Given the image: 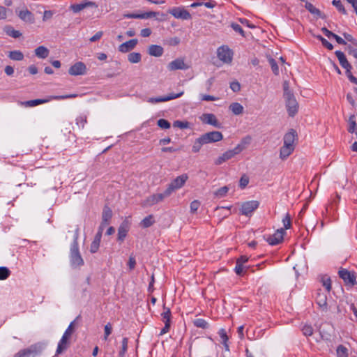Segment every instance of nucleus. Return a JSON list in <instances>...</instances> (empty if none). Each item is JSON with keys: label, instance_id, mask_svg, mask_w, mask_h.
I'll return each mask as SVG.
<instances>
[{"label": "nucleus", "instance_id": "obj_1", "mask_svg": "<svg viewBox=\"0 0 357 357\" xmlns=\"http://www.w3.org/2000/svg\"><path fill=\"white\" fill-rule=\"evenodd\" d=\"M251 142V137L246 136L233 149L226 151L222 155L218 156L214 161L215 165H220L225 162L234 158L236 155L244 151Z\"/></svg>", "mask_w": 357, "mask_h": 357}, {"label": "nucleus", "instance_id": "obj_2", "mask_svg": "<svg viewBox=\"0 0 357 357\" xmlns=\"http://www.w3.org/2000/svg\"><path fill=\"white\" fill-rule=\"evenodd\" d=\"M79 236V229L77 228L74 234V241L70 248V263L73 266L78 267L84 264V260L79 252L77 239Z\"/></svg>", "mask_w": 357, "mask_h": 357}, {"label": "nucleus", "instance_id": "obj_3", "mask_svg": "<svg viewBox=\"0 0 357 357\" xmlns=\"http://www.w3.org/2000/svg\"><path fill=\"white\" fill-rule=\"evenodd\" d=\"M76 94H70V95H66V96H49L47 98L45 99H36V100H27L24 102H20V105L26 107H32L37 106L40 104H44L50 102L52 100H61V99H66V98H71L76 97Z\"/></svg>", "mask_w": 357, "mask_h": 357}, {"label": "nucleus", "instance_id": "obj_4", "mask_svg": "<svg viewBox=\"0 0 357 357\" xmlns=\"http://www.w3.org/2000/svg\"><path fill=\"white\" fill-rule=\"evenodd\" d=\"M188 179V176L187 174H183L176 177L170 182L166 188V194L170 196L173 192L181 188L185 184Z\"/></svg>", "mask_w": 357, "mask_h": 357}, {"label": "nucleus", "instance_id": "obj_5", "mask_svg": "<svg viewBox=\"0 0 357 357\" xmlns=\"http://www.w3.org/2000/svg\"><path fill=\"white\" fill-rule=\"evenodd\" d=\"M169 197V195L166 194V190L162 193L153 194L146 197L142 202V206L144 207L152 206L164 200L165 198Z\"/></svg>", "mask_w": 357, "mask_h": 357}, {"label": "nucleus", "instance_id": "obj_6", "mask_svg": "<svg viewBox=\"0 0 357 357\" xmlns=\"http://www.w3.org/2000/svg\"><path fill=\"white\" fill-rule=\"evenodd\" d=\"M218 58L225 63H231L233 58V52L227 46L223 45L217 50Z\"/></svg>", "mask_w": 357, "mask_h": 357}, {"label": "nucleus", "instance_id": "obj_7", "mask_svg": "<svg viewBox=\"0 0 357 357\" xmlns=\"http://www.w3.org/2000/svg\"><path fill=\"white\" fill-rule=\"evenodd\" d=\"M286 100V107L288 114L290 116H294L298 112V104L293 95V93H287V97L284 98Z\"/></svg>", "mask_w": 357, "mask_h": 357}, {"label": "nucleus", "instance_id": "obj_8", "mask_svg": "<svg viewBox=\"0 0 357 357\" xmlns=\"http://www.w3.org/2000/svg\"><path fill=\"white\" fill-rule=\"evenodd\" d=\"M202 141L206 144L215 143L221 141L223 139L222 132L219 131H211L201 135Z\"/></svg>", "mask_w": 357, "mask_h": 357}, {"label": "nucleus", "instance_id": "obj_9", "mask_svg": "<svg viewBox=\"0 0 357 357\" xmlns=\"http://www.w3.org/2000/svg\"><path fill=\"white\" fill-rule=\"evenodd\" d=\"M259 202L256 200L243 202L241 204V213L242 215L249 216L259 207Z\"/></svg>", "mask_w": 357, "mask_h": 357}, {"label": "nucleus", "instance_id": "obj_10", "mask_svg": "<svg viewBox=\"0 0 357 357\" xmlns=\"http://www.w3.org/2000/svg\"><path fill=\"white\" fill-rule=\"evenodd\" d=\"M86 66L82 61L76 62L71 66L68 70V73L73 76L84 75L86 74Z\"/></svg>", "mask_w": 357, "mask_h": 357}, {"label": "nucleus", "instance_id": "obj_11", "mask_svg": "<svg viewBox=\"0 0 357 357\" xmlns=\"http://www.w3.org/2000/svg\"><path fill=\"white\" fill-rule=\"evenodd\" d=\"M169 13L177 19L187 20L192 18L190 13L182 7L173 8L169 10Z\"/></svg>", "mask_w": 357, "mask_h": 357}, {"label": "nucleus", "instance_id": "obj_12", "mask_svg": "<svg viewBox=\"0 0 357 357\" xmlns=\"http://www.w3.org/2000/svg\"><path fill=\"white\" fill-rule=\"evenodd\" d=\"M339 275L347 284L354 286L356 284V277L353 272L346 269H341L339 271Z\"/></svg>", "mask_w": 357, "mask_h": 357}, {"label": "nucleus", "instance_id": "obj_13", "mask_svg": "<svg viewBox=\"0 0 357 357\" xmlns=\"http://www.w3.org/2000/svg\"><path fill=\"white\" fill-rule=\"evenodd\" d=\"M86 8H94L97 9L98 5L93 1H84L80 3L72 4L70 6V9L75 13H77Z\"/></svg>", "mask_w": 357, "mask_h": 357}, {"label": "nucleus", "instance_id": "obj_14", "mask_svg": "<svg viewBox=\"0 0 357 357\" xmlns=\"http://www.w3.org/2000/svg\"><path fill=\"white\" fill-rule=\"evenodd\" d=\"M284 234V229H279L273 235L268 236L266 241L271 245H278L283 241Z\"/></svg>", "mask_w": 357, "mask_h": 357}, {"label": "nucleus", "instance_id": "obj_15", "mask_svg": "<svg viewBox=\"0 0 357 357\" xmlns=\"http://www.w3.org/2000/svg\"><path fill=\"white\" fill-rule=\"evenodd\" d=\"M200 120L202 123L211 125L215 128H220L221 124L219 123L216 116L213 114L205 113L200 116Z\"/></svg>", "mask_w": 357, "mask_h": 357}, {"label": "nucleus", "instance_id": "obj_16", "mask_svg": "<svg viewBox=\"0 0 357 357\" xmlns=\"http://www.w3.org/2000/svg\"><path fill=\"white\" fill-rule=\"evenodd\" d=\"M130 222L128 218H126L121 224L118 229V241H123L124 238L127 236V234L130 229Z\"/></svg>", "mask_w": 357, "mask_h": 357}, {"label": "nucleus", "instance_id": "obj_17", "mask_svg": "<svg viewBox=\"0 0 357 357\" xmlns=\"http://www.w3.org/2000/svg\"><path fill=\"white\" fill-rule=\"evenodd\" d=\"M167 68L170 71L176 70H187L189 68V66L185 63L183 59L179 58L169 63Z\"/></svg>", "mask_w": 357, "mask_h": 357}, {"label": "nucleus", "instance_id": "obj_18", "mask_svg": "<svg viewBox=\"0 0 357 357\" xmlns=\"http://www.w3.org/2000/svg\"><path fill=\"white\" fill-rule=\"evenodd\" d=\"M18 17L24 22L33 24L35 22L34 15L27 8L22 9L20 11H16Z\"/></svg>", "mask_w": 357, "mask_h": 357}, {"label": "nucleus", "instance_id": "obj_19", "mask_svg": "<svg viewBox=\"0 0 357 357\" xmlns=\"http://www.w3.org/2000/svg\"><path fill=\"white\" fill-rule=\"evenodd\" d=\"M112 217V211L108 206H105L102 213V222L99 227V230L102 231L103 228L107 225Z\"/></svg>", "mask_w": 357, "mask_h": 357}, {"label": "nucleus", "instance_id": "obj_20", "mask_svg": "<svg viewBox=\"0 0 357 357\" xmlns=\"http://www.w3.org/2000/svg\"><path fill=\"white\" fill-rule=\"evenodd\" d=\"M138 40L137 39H132L126 41L119 46V51L122 53H126L132 50L137 45Z\"/></svg>", "mask_w": 357, "mask_h": 357}, {"label": "nucleus", "instance_id": "obj_21", "mask_svg": "<svg viewBox=\"0 0 357 357\" xmlns=\"http://www.w3.org/2000/svg\"><path fill=\"white\" fill-rule=\"evenodd\" d=\"M296 136V132L294 130H291L284 135L283 137V144L295 147V140Z\"/></svg>", "mask_w": 357, "mask_h": 357}, {"label": "nucleus", "instance_id": "obj_22", "mask_svg": "<svg viewBox=\"0 0 357 357\" xmlns=\"http://www.w3.org/2000/svg\"><path fill=\"white\" fill-rule=\"evenodd\" d=\"M316 302L322 310H326L327 296L324 292H321V290H318L316 296Z\"/></svg>", "mask_w": 357, "mask_h": 357}, {"label": "nucleus", "instance_id": "obj_23", "mask_svg": "<svg viewBox=\"0 0 357 357\" xmlns=\"http://www.w3.org/2000/svg\"><path fill=\"white\" fill-rule=\"evenodd\" d=\"M295 147L283 144L280 150V158L285 160L294 151Z\"/></svg>", "mask_w": 357, "mask_h": 357}, {"label": "nucleus", "instance_id": "obj_24", "mask_svg": "<svg viewBox=\"0 0 357 357\" xmlns=\"http://www.w3.org/2000/svg\"><path fill=\"white\" fill-rule=\"evenodd\" d=\"M70 339V337L66 336L65 334L63 335L61 340L59 341V342L58 344V347L56 349L57 354H61L63 351H65L68 348V347L69 345Z\"/></svg>", "mask_w": 357, "mask_h": 357}, {"label": "nucleus", "instance_id": "obj_25", "mask_svg": "<svg viewBox=\"0 0 357 357\" xmlns=\"http://www.w3.org/2000/svg\"><path fill=\"white\" fill-rule=\"evenodd\" d=\"M102 231L98 230L93 242L91 243V246H90V251L91 253H95L98 251L99 246H100V239H101V236H102Z\"/></svg>", "mask_w": 357, "mask_h": 357}, {"label": "nucleus", "instance_id": "obj_26", "mask_svg": "<svg viewBox=\"0 0 357 357\" xmlns=\"http://www.w3.org/2000/svg\"><path fill=\"white\" fill-rule=\"evenodd\" d=\"M163 52H164L163 48L161 46L157 45H151L149 47V49H148L149 54L151 56H156V57L162 56L163 54Z\"/></svg>", "mask_w": 357, "mask_h": 357}, {"label": "nucleus", "instance_id": "obj_27", "mask_svg": "<svg viewBox=\"0 0 357 357\" xmlns=\"http://www.w3.org/2000/svg\"><path fill=\"white\" fill-rule=\"evenodd\" d=\"M34 52L36 56L40 59H46L50 54V50L43 45L38 47Z\"/></svg>", "mask_w": 357, "mask_h": 357}, {"label": "nucleus", "instance_id": "obj_28", "mask_svg": "<svg viewBox=\"0 0 357 357\" xmlns=\"http://www.w3.org/2000/svg\"><path fill=\"white\" fill-rule=\"evenodd\" d=\"M335 55L337 56L338 60H339V62L340 63V65L344 68H351V66L350 65V63L348 62L347 59H346L345 57V55L344 54L343 52H340V51H336L335 52Z\"/></svg>", "mask_w": 357, "mask_h": 357}, {"label": "nucleus", "instance_id": "obj_29", "mask_svg": "<svg viewBox=\"0 0 357 357\" xmlns=\"http://www.w3.org/2000/svg\"><path fill=\"white\" fill-rule=\"evenodd\" d=\"M229 109L234 115H241L243 113L244 107L242 105L238 102H233L229 106Z\"/></svg>", "mask_w": 357, "mask_h": 357}, {"label": "nucleus", "instance_id": "obj_30", "mask_svg": "<svg viewBox=\"0 0 357 357\" xmlns=\"http://www.w3.org/2000/svg\"><path fill=\"white\" fill-rule=\"evenodd\" d=\"M142 59V55L138 52H132L128 55V60L131 63H137Z\"/></svg>", "mask_w": 357, "mask_h": 357}, {"label": "nucleus", "instance_id": "obj_31", "mask_svg": "<svg viewBox=\"0 0 357 357\" xmlns=\"http://www.w3.org/2000/svg\"><path fill=\"white\" fill-rule=\"evenodd\" d=\"M8 57L14 61H22L24 59V54L18 50L11 51L8 54Z\"/></svg>", "mask_w": 357, "mask_h": 357}, {"label": "nucleus", "instance_id": "obj_32", "mask_svg": "<svg viewBox=\"0 0 357 357\" xmlns=\"http://www.w3.org/2000/svg\"><path fill=\"white\" fill-rule=\"evenodd\" d=\"M205 144V143L202 141V138L200 136L199 138L196 139L192 148V151L193 153H198L201 149L202 146Z\"/></svg>", "mask_w": 357, "mask_h": 357}, {"label": "nucleus", "instance_id": "obj_33", "mask_svg": "<svg viewBox=\"0 0 357 357\" xmlns=\"http://www.w3.org/2000/svg\"><path fill=\"white\" fill-rule=\"evenodd\" d=\"M218 334L220 337V338L222 339V343L225 346V348L227 351H229V345L227 344V341L229 340V337L227 335V333H226V331L224 329V328H221L219 332H218Z\"/></svg>", "mask_w": 357, "mask_h": 357}, {"label": "nucleus", "instance_id": "obj_34", "mask_svg": "<svg viewBox=\"0 0 357 357\" xmlns=\"http://www.w3.org/2000/svg\"><path fill=\"white\" fill-rule=\"evenodd\" d=\"M153 215H149L144 218L141 222V226L144 228L151 227L154 223Z\"/></svg>", "mask_w": 357, "mask_h": 357}, {"label": "nucleus", "instance_id": "obj_35", "mask_svg": "<svg viewBox=\"0 0 357 357\" xmlns=\"http://www.w3.org/2000/svg\"><path fill=\"white\" fill-rule=\"evenodd\" d=\"M229 190V188L227 186H224L218 190H217L215 192H214V196L216 198H222L226 196Z\"/></svg>", "mask_w": 357, "mask_h": 357}, {"label": "nucleus", "instance_id": "obj_36", "mask_svg": "<svg viewBox=\"0 0 357 357\" xmlns=\"http://www.w3.org/2000/svg\"><path fill=\"white\" fill-rule=\"evenodd\" d=\"M5 30H6V33L9 36H11L14 38H17L20 37L22 35V33L19 31L14 29L11 26L6 27Z\"/></svg>", "mask_w": 357, "mask_h": 357}, {"label": "nucleus", "instance_id": "obj_37", "mask_svg": "<svg viewBox=\"0 0 357 357\" xmlns=\"http://www.w3.org/2000/svg\"><path fill=\"white\" fill-rule=\"evenodd\" d=\"M356 126V118L355 115H351L349 119V128L348 131L353 133L355 131Z\"/></svg>", "mask_w": 357, "mask_h": 357}, {"label": "nucleus", "instance_id": "obj_38", "mask_svg": "<svg viewBox=\"0 0 357 357\" xmlns=\"http://www.w3.org/2000/svg\"><path fill=\"white\" fill-rule=\"evenodd\" d=\"M164 322H170L171 311L169 307L163 306V312L161 314Z\"/></svg>", "mask_w": 357, "mask_h": 357}, {"label": "nucleus", "instance_id": "obj_39", "mask_svg": "<svg viewBox=\"0 0 357 357\" xmlns=\"http://www.w3.org/2000/svg\"><path fill=\"white\" fill-rule=\"evenodd\" d=\"M337 355L338 357H348V350L343 345H339L337 348Z\"/></svg>", "mask_w": 357, "mask_h": 357}, {"label": "nucleus", "instance_id": "obj_40", "mask_svg": "<svg viewBox=\"0 0 357 357\" xmlns=\"http://www.w3.org/2000/svg\"><path fill=\"white\" fill-rule=\"evenodd\" d=\"M321 282L326 290L329 292L331 289V280L330 278L327 276L322 277Z\"/></svg>", "mask_w": 357, "mask_h": 357}, {"label": "nucleus", "instance_id": "obj_41", "mask_svg": "<svg viewBox=\"0 0 357 357\" xmlns=\"http://www.w3.org/2000/svg\"><path fill=\"white\" fill-rule=\"evenodd\" d=\"M193 323L195 326L201 328H206L208 326L207 321L203 319H197L194 321Z\"/></svg>", "mask_w": 357, "mask_h": 357}, {"label": "nucleus", "instance_id": "obj_42", "mask_svg": "<svg viewBox=\"0 0 357 357\" xmlns=\"http://www.w3.org/2000/svg\"><path fill=\"white\" fill-rule=\"evenodd\" d=\"M305 7L312 14L317 15H320L321 14L320 11L310 3L306 2Z\"/></svg>", "mask_w": 357, "mask_h": 357}, {"label": "nucleus", "instance_id": "obj_43", "mask_svg": "<svg viewBox=\"0 0 357 357\" xmlns=\"http://www.w3.org/2000/svg\"><path fill=\"white\" fill-rule=\"evenodd\" d=\"M128 340L127 337H124L122 340V347H121V351H119V357H123L127 349H128Z\"/></svg>", "mask_w": 357, "mask_h": 357}, {"label": "nucleus", "instance_id": "obj_44", "mask_svg": "<svg viewBox=\"0 0 357 357\" xmlns=\"http://www.w3.org/2000/svg\"><path fill=\"white\" fill-rule=\"evenodd\" d=\"M333 5L334 6H335L337 10L341 12L342 13H343L344 15H346L347 14V11L344 7V6L342 5L341 1L340 0H333V2H332Z\"/></svg>", "mask_w": 357, "mask_h": 357}, {"label": "nucleus", "instance_id": "obj_45", "mask_svg": "<svg viewBox=\"0 0 357 357\" xmlns=\"http://www.w3.org/2000/svg\"><path fill=\"white\" fill-rule=\"evenodd\" d=\"M247 268L244 264H237L235 267V272L238 275H243L246 272Z\"/></svg>", "mask_w": 357, "mask_h": 357}, {"label": "nucleus", "instance_id": "obj_46", "mask_svg": "<svg viewBox=\"0 0 357 357\" xmlns=\"http://www.w3.org/2000/svg\"><path fill=\"white\" fill-rule=\"evenodd\" d=\"M282 222L284 225V229H289L291 226V217L289 213H287L282 219Z\"/></svg>", "mask_w": 357, "mask_h": 357}, {"label": "nucleus", "instance_id": "obj_47", "mask_svg": "<svg viewBox=\"0 0 357 357\" xmlns=\"http://www.w3.org/2000/svg\"><path fill=\"white\" fill-rule=\"evenodd\" d=\"M268 62L271 65L273 73L275 75H278L279 74V68H278V66L276 61L273 59L269 58Z\"/></svg>", "mask_w": 357, "mask_h": 357}, {"label": "nucleus", "instance_id": "obj_48", "mask_svg": "<svg viewBox=\"0 0 357 357\" xmlns=\"http://www.w3.org/2000/svg\"><path fill=\"white\" fill-rule=\"evenodd\" d=\"M302 331L304 335L311 336L313 334L314 330L312 326L305 324L302 328Z\"/></svg>", "mask_w": 357, "mask_h": 357}, {"label": "nucleus", "instance_id": "obj_49", "mask_svg": "<svg viewBox=\"0 0 357 357\" xmlns=\"http://www.w3.org/2000/svg\"><path fill=\"white\" fill-rule=\"evenodd\" d=\"M10 271L6 267H0V280H6L10 275Z\"/></svg>", "mask_w": 357, "mask_h": 357}, {"label": "nucleus", "instance_id": "obj_50", "mask_svg": "<svg viewBox=\"0 0 357 357\" xmlns=\"http://www.w3.org/2000/svg\"><path fill=\"white\" fill-rule=\"evenodd\" d=\"M173 126L181 129H185L189 127V123L188 121H176L174 122Z\"/></svg>", "mask_w": 357, "mask_h": 357}, {"label": "nucleus", "instance_id": "obj_51", "mask_svg": "<svg viewBox=\"0 0 357 357\" xmlns=\"http://www.w3.org/2000/svg\"><path fill=\"white\" fill-rule=\"evenodd\" d=\"M158 126L162 129H168L170 128V123L165 119H159L157 122Z\"/></svg>", "mask_w": 357, "mask_h": 357}, {"label": "nucleus", "instance_id": "obj_52", "mask_svg": "<svg viewBox=\"0 0 357 357\" xmlns=\"http://www.w3.org/2000/svg\"><path fill=\"white\" fill-rule=\"evenodd\" d=\"M159 15V13L150 11L140 14V19H147L150 17H154Z\"/></svg>", "mask_w": 357, "mask_h": 357}, {"label": "nucleus", "instance_id": "obj_53", "mask_svg": "<svg viewBox=\"0 0 357 357\" xmlns=\"http://www.w3.org/2000/svg\"><path fill=\"white\" fill-rule=\"evenodd\" d=\"M75 321H73L70 324L68 328L66 329V331L64 333L66 336H68L70 337L72 334L75 331Z\"/></svg>", "mask_w": 357, "mask_h": 357}, {"label": "nucleus", "instance_id": "obj_54", "mask_svg": "<svg viewBox=\"0 0 357 357\" xmlns=\"http://www.w3.org/2000/svg\"><path fill=\"white\" fill-rule=\"evenodd\" d=\"M168 98H165V97H159V98H149L148 99V102L151 104L158 103L161 102H166L167 101Z\"/></svg>", "mask_w": 357, "mask_h": 357}, {"label": "nucleus", "instance_id": "obj_55", "mask_svg": "<svg viewBox=\"0 0 357 357\" xmlns=\"http://www.w3.org/2000/svg\"><path fill=\"white\" fill-rule=\"evenodd\" d=\"M200 98L202 100L204 101H215L219 99L218 97L206 94H201Z\"/></svg>", "mask_w": 357, "mask_h": 357}, {"label": "nucleus", "instance_id": "obj_56", "mask_svg": "<svg viewBox=\"0 0 357 357\" xmlns=\"http://www.w3.org/2000/svg\"><path fill=\"white\" fill-rule=\"evenodd\" d=\"M105 335H104V340H107L108 336L112 333V327L111 324L108 323L105 326Z\"/></svg>", "mask_w": 357, "mask_h": 357}, {"label": "nucleus", "instance_id": "obj_57", "mask_svg": "<svg viewBox=\"0 0 357 357\" xmlns=\"http://www.w3.org/2000/svg\"><path fill=\"white\" fill-rule=\"evenodd\" d=\"M199 206H200V202L199 201H197V200L192 201L190 203V211L193 213H195L198 210Z\"/></svg>", "mask_w": 357, "mask_h": 357}, {"label": "nucleus", "instance_id": "obj_58", "mask_svg": "<svg viewBox=\"0 0 357 357\" xmlns=\"http://www.w3.org/2000/svg\"><path fill=\"white\" fill-rule=\"evenodd\" d=\"M249 183V178L246 176H243L239 181V185L241 188H245Z\"/></svg>", "mask_w": 357, "mask_h": 357}, {"label": "nucleus", "instance_id": "obj_59", "mask_svg": "<svg viewBox=\"0 0 357 357\" xmlns=\"http://www.w3.org/2000/svg\"><path fill=\"white\" fill-rule=\"evenodd\" d=\"M351 68H346V74H347V77H348L349 79L351 82H353V83H354V84H357V78H356V77H355L351 74Z\"/></svg>", "mask_w": 357, "mask_h": 357}, {"label": "nucleus", "instance_id": "obj_60", "mask_svg": "<svg viewBox=\"0 0 357 357\" xmlns=\"http://www.w3.org/2000/svg\"><path fill=\"white\" fill-rule=\"evenodd\" d=\"M183 94V91H181L178 93H171L168 96H164L165 98H168L167 101L181 97Z\"/></svg>", "mask_w": 357, "mask_h": 357}, {"label": "nucleus", "instance_id": "obj_61", "mask_svg": "<svg viewBox=\"0 0 357 357\" xmlns=\"http://www.w3.org/2000/svg\"><path fill=\"white\" fill-rule=\"evenodd\" d=\"M230 88L233 91L237 92L240 91L241 86L238 82H233L230 84Z\"/></svg>", "mask_w": 357, "mask_h": 357}, {"label": "nucleus", "instance_id": "obj_62", "mask_svg": "<svg viewBox=\"0 0 357 357\" xmlns=\"http://www.w3.org/2000/svg\"><path fill=\"white\" fill-rule=\"evenodd\" d=\"M53 16V12L51 10H45L43 13V20L47 21L50 20Z\"/></svg>", "mask_w": 357, "mask_h": 357}, {"label": "nucleus", "instance_id": "obj_63", "mask_svg": "<svg viewBox=\"0 0 357 357\" xmlns=\"http://www.w3.org/2000/svg\"><path fill=\"white\" fill-rule=\"evenodd\" d=\"M103 33L102 31H98L94 36H93L91 38H90L89 40L90 42H96L101 38L102 36Z\"/></svg>", "mask_w": 357, "mask_h": 357}, {"label": "nucleus", "instance_id": "obj_64", "mask_svg": "<svg viewBox=\"0 0 357 357\" xmlns=\"http://www.w3.org/2000/svg\"><path fill=\"white\" fill-rule=\"evenodd\" d=\"M140 34L142 37H149L151 34V30L149 28L143 29Z\"/></svg>", "mask_w": 357, "mask_h": 357}]
</instances>
